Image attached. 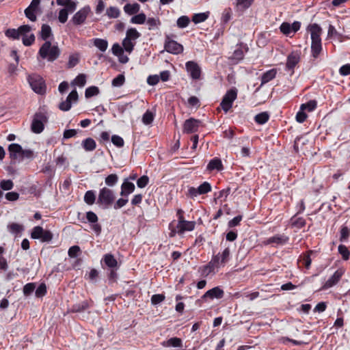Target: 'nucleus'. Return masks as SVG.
I'll use <instances>...</instances> for the list:
<instances>
[{
  "instance_id": "9b49d317",
  "label": "nucleus",
  "mask_w": 350,
  "mask_h": 350,
  "mask_svg": "<svg viewBox=\"0 0 350 350\" xmlns=\"http://www.w3.org/2000/svg\"><path fill=\"white\" fill-rule=\"evenodd\" d=\"M300 59L301 52L299 51H293L287 56L286 70L291 71V75L294 73V69L300 62Z\"/></svg>"
},
{
  "instance_id": "2f4dec72",
  "label": "nucleus",
  "mask_w": 350,
  "mask_h": 350,
  "mask_svg": "<svg viewBox=\"0 0 350 350\" xmlns=\"http://www.w3.org/2000/svg\"><path fill=\"white\" fill-rule=\"evenodd\" d=\"M52 31L51 27L47 24H43L41 27L40 37L46 41H49L48 39L52 36Z\"/></svg>"
},
{
  "instance_id": "a878e982",
  "label": "nucleus",
  "mask_w": 350,
  "mask_h": 350,
  "mask_svg": "<svg viewBox=\"0 0 350 350\" xmlns=\"http://www.w3.org/2000/svg\"><path fill=\"white\" fill-rule=\"evenodd\" d=\"M215 256H218L220 265L223 267L230 260V250L229 247H226L222 252H219Z\"/></svg>"
},
{
  "instance_id": "393cba45",
  "label": "nucleus",
  "mask_w": 350,
  "mask_h": 350,
  "mask_svg": "<svg viewBox=\"0 0 350 350\" xmlns=\"http://www.w3.org/2000/svg\"><path fill=\"white\" fill-rule=\"evenodd\" d=\"M161 345L165 347H176L180 348L183 347V341L181 338L178 337H172L167 340H164L161 342Z\"/></svg>"
},
{
  "instance_id": "052dcab7",
  "label": "nucleus",
  "mask_w": 350,
  "mask_h": 350,
  "mask_svg": "<svg viewBox=\"0 0 350 350\" xmlns=\"http://www.w3.org/2000/svg\"><path fill=\"white\" fill-rule=\"evenodd\" d=\"M79 62V58L77 54H72L69 56L67 66L68 68L75 67Z\"/></svg>"
},
{
  "instance_id": "774afa93",
  "label": "nucleus",
  "mask_w": 350,
  "mask_h": 350,
  "mask_svg": "<svg viewBox=\"0 0 350 350\" xmlns=\"http://www.w3.org/2000/svg\"><path fill=\"white\" fill-rule=\"evenodd\" d=\"M124 198H120L116 202H114L113 205L115 209H120L128 203V199Z\"/></svg>"
},
{
  "instance_id": "c85d7f7f",
  "label": "nucleus",
  "mask_w": 350,
  "mask_h": 350,
  "mask_svg": "<svg viewBox=\"0 0 350 350\" xmlns=\"http://www.w3.org/2000/svg\"><path fill=\"white\" fill-rule=\"evenodd\" d=\"M7 228L8 231L15 236H18L21 234L25 230L24 226L22 224L14 222L9 224Z\"/></svg>"
},
{
  "instance_id": "4d7b16f0",
  "label": "nucleus",
  "mask_w": 350,
  "mask_h": 350,
  "mask_svg": "<svg viewBox=\"0 0 350 350\" xmlns=\"http://www.w3.org/2000/svg\"><path fill=\"white\" fill-rule=\"evenodd\" d=\"M5 35L8 38L13 39V40H18L20 38L18 29H8L5 31Z\"/></svg>"
},
{
  "instance_id": "9d476101",
  "label": "nucleus",
  "mask_w": 350,
  "mask_h": 350,
  "mask_svg": "<svg viewBox=\"0 0 350 350\" xmlns=\"http://www.w3.org/2000/svg\"><path fill=\"white\" fill-rule=\"evenodd\" d=\"M185 68L192 79L198 80L200 79L202 70L197 62L194 61L187 62Z\"/></svg>"
},
{
  "instance_id": "8fccbe9b",
  "label": "nucleus",
  "mask_w": 350,
  "mask_h": 350,
  "mask_svg": "<svg viewBox=\"0 0 350 350\" xmlns=\"http://www.w3.org/2000/svg\"><path fill=\"white\" fill-rule=\"evenodd\" d=\"M339 254L342 256V258L345 260H347L349 258L350 252L345 245H340L338 248Z\"/></svg>"
},
{
  "instance_id": "cd10ccee",
  "label": "nucleus",
  "mask_w": 350,
  "mask_h": 350,
  "mask_svg": "<svg viewBox=\"0 0 350 350\" xmlns=\"http://www.w3.org/2000/svg\"><path fill=\"white\" fill-rule=\"evenodd\" d=\"M323 51L321 41L311 42V55L317 59Z\"/></svg>"
},
{
  "instance_id": "c9c22d12",
  "label": "nucleus",
  "mask_w": 350,
  "mask_h": 350,
  "mask_svg": "<svg viewBox=\"0 0 350 350\" xmlns=\"http://www.w3.org/2000/svg\"><path fill=\"white\" fill-rule=\"evenodd\" d=\"M96 193L93 190H88L85 193L83 200L84 202L88 205H92L96 202Z\"/></svg>"
},
{
  "instance_id": "680f3d73",
  "label": "nucleus",
  "mask_w": 350,
  "mask_h": 350,
  "mask_svg": "<svg viewBox=\"0 0 350 350\" xmlns=\"http://www.w3.org/2000/svg\"><path fill=\"white\" fill-rule=\"evenodd\" d=\"M0 187L5 191L11 190L14 187V183L11 180H2L0 182Z\"/></svg>"
},
{
  "instance_id": "473e14b6",
  "label": "nucleus",
  "mask_w": 350,
  "mask_h": 350,
  "mask_svg": "<svg viewBox=\"0 0 350 350\" xmlns=\"http://www.w3.org/2000/svg\"><path fill=\"white\" fill-rule=\"evenodd\" d=\"M141 36V33L135 28H129L126 33V37L129 40L135 42Z\"/></svg>"
},
{
  "instance_id": "0eeeda50",
  "label": "nucleus",
  "mask_w": 350,
  "mask_h": 350,
  "mask_svg": "<svg viewBox=\"0 0 350 350\" xmlns=\"http://www.w3.org/2000/svg\"><path fill=\"white\" fill-rule=\"evenodd\" d=\"M237 97V90L236 88L228 90L220 103L221 109L225 112H228L232 108L233 102L236 100Z\"/></svg>"
},
{
  "instance_id": "4be33fe9",
  "label": "nucleus",
  "mask_w": 350,
  "mask_h": 350,
  "mask_svg": "<svg viewBox=\"0 0 350 350\" xmlns=\"http://www.w3.org/2000/svg\"><path fill=\"white\" fill-rule=\"evenodd\" d=\"M278 70L276 68H272L262 73L260 77V87L275 79Z\"/></svg>"
},
{
  "instance_id": "423d86ee",
  "label": "nucleus",
  "mask_w": 350,
  "mask_h": 350,
  "mask_svg": "<svg viewBox=\"0 0 350 350\" xmlns=\"http://www.w3.org/2000/svg\"><path fill=\"white\" fill-rule=\"evenodd\" d=\"M31 237L33 239H40L42 242H50L53 238V234L50 230L37 226L33 228Z\"/></svg>"
},
{
  "instance_id": "6ab92c4d",
  "label": "nucleus",
  "mask_w": 350,
  "mask_h": 350,
  "mask_svg": "<svg viewBox=\"0 0 350 350\" xmlns=\"http://www.w3.org/2000/svg\"><path fill=\"white\" fill-rule=\"evenodd\" d=\"M312 250H308L306 252L302 253L297 260V265L299 268L305 267L306 269H309L311 266L312 259L311 254H313Z\"/></svg>"
},
{
  "instance_id": "ea45409f",
  "label": "nucleus",
  "mask_w": 350,
  "mask_h": 350,
  "mask_svg": "<svg viewBox=\"0 0 350 350\" xmlns=\"http://www.w3.org/2000/svg\"><path fill=\"white\" fill-rule=\"evenodd\" d=\"M269 120V115L267 111L258 113L254 117V121L258 124H264Z\"/></svg>"
},
{
  "instance_id": "bb28decb",
  "label": "nucleus",
  "mask_w": 350,
  "mask_h": 350,
  "mask_svg": "<svg viewBox=\"0 0 350 350\" xmlns=\"http://www.w3.org/2000/svg\"><path fill=\"white\" fill-rule=\"evenodd\" d=\"M298 215H294L290 219L291 226L292 228L301 229L305 227L306 220L302 217H297Z\"/></svg>"
},
{
  "instance_id": "f3484780",
  "label": "nucleus",
  "mask_w": 350,
  "mask_h": 350,
  "mask_svg": "<svg viewBox=\"0 0 350 350\" xmlns=\"http://www.w3.org/2000/svg\"><path fill=\"white\" fill-rule=\"evenodd\" d=\"M201 122L193 118L185 120L183 124V132L186 133H193L198 131Z\"/></svg>"
},
{
  "instance_id": "49530a36",
  "label": "nucleus",
  "mask_w": 350,
  "mask_h": 350,
  "mask_svg": "<svg viewBox=\"0 0 350 350\" xmlns=\"http://www.w3.org/2000/svg\"><path fill=\"white\" fill-rule=\"evenodd\" d=\"M136 42H133L131 40H129L124 38L122 41V48L124 51L125 50L127 53H131L134 49Z\"/></svg>"
},
{
  "instance_id": "f257e3e1",
  "label": "nucleus",
  "mask_w": 350,
  "mask_h": 350,
  "mask_svg": "<svg viewBox=\"0 0 350 350\" xmlns=\"http://www.w3.org/2000/svg\"><path fill=\"white\" fill-rule=\"evenodd\" d=\"M61 51L57 45H52L51 41L44 42L40 46L38 55L43 59L53 62L60 55Z\"/></svg>"
},
{
  "instance_id": "e2e57ef3",
  "label": "nucleus",
  "mask_w": 350,
  "mask_h": 350,
  "mask_svg": "<svg viewBox=\"0 0 350 350\" xmlns=\"http://www.w3.org/2000/svg\"><path fill=\"white\" fill-rule=\"evenodd\" d=\"M74 83L79 87H83L86 83V76L84 74H79L74 80Z\"/></svg>"
},
{
  "instance_id": "dca6fc26",
  "label": "nucleus",
  "mask_w": 350,
  "mask_h": 350,
  "mask_svg": "<svg viewBox=\"0 0 350 350\" xmlns=\"http://www.w3.org/2000/svg\"><path fill=\"white\" fill-rule=\"evenodd\" d=\"M86 219L88 222L91 224L92 230L96 235H99L101 233L102 227L101 225L98 223V218L96 214L91 211H88L86 213Z\"/></svg>"
},
{
  "instance_id": "6e6d98bb",
  "label": "nucleus",
  "mask_w": 350,
  "mask_h": 350,
  "mask_svg": "<svg viewBox=\"0 0 350 350\" xmlns=\"http://www.w3.org/2000/svg\"><path fill=\"white\" fill-rule=\"evenodd\" d=\"M280 30L283 34L286 36H288L292 33L291 25L288 22H283L280 26Z\"/></svg>"
},
{
  "instance_id": "b1692460",
  "label": "nucleus",
  "mask_w": 350,
  "mask_h": 350,
  "mask_svg": "<svg viewBox=\"0 0 350 350\" xmlns=\"http://www.w3.org/2000/svg\"><path fill=\"white\" fill-rule=\"evenodd\" d=\"M224 169V166L221 160L218 157L212 159L206 166V170L208 171L217 170L221 171Z\"/></svg>"
},
{
  "instance_id": "3c124183",
  "label": "nucleus",
  "mask_w": 350,
  "mask_h": 350,
  "mask_svg": "<svg viewBox=\"0 0 350 350\" xmlns=\"http://www.w3.org/2000/svg\"><path fill=\"white\" fill-rule=\"evenodd\" d=\"M47 293L46 286L45 283H41L36 290V296L38 298L43 297Z\"/></svg>"
},
{
  "instance_id": "338daca9",
  "label": "nucleus",
  "mask_w": 350,
  "mask_h": 350,
  "mask_svg": "<svg viewBox=\"0 0 350 350\" xmlns=\"http://www.w3.org/2000/svg\"><path fill=\"white\" fill-rule=\"evenodd\" d=\"M149 183V178L144 175L137 180V185L139 188H144Z\"/></svg>"
},
{
  "instance_id": "7ed1b4c3",
  "label": "nucleus",
  "mask_w": 350,
  "mask_h": 350,
  "mask_svg": "<svg viewBox=\"0 0 350 350\" xmlns=\"http://www.w3.org/2000/svg\"><path fill=\"white\" fill-rule=\"evenodd\" d=\"M221 267L219 261L218 256H213L211 260L205 265L199 268V272L202 277L206 278L209 275H214Z\"/></svg>"
},
{
  "instance_id": "4468645a",
  "label": "nucleus",
  "mask_w": 350,
  "mask_h": 350,
  "mask_svg": "<svg viewBox=\"0 0 350 350\" xmlns=\"http://www.w3.org/2000/svg\"><path fill=\"white\" fill-rule=\"evenodd\" d=\"M90 12L91 8L89 5L83 7L75 14V15L72 18V22L75 25H79L83 24L85 21Z\"/></svg>"
},
{
  "instance_id": "a19ab883",
  "label": "nucleus",
  "mask_w": 350,
  "mask_h": 350,
  "mask_svg": "<svg viewBox=\"0 0 350 350\" xmlns=\"http://www.w3.org/2000/svg\"><path fill=\"white\" fill-rule=\"evenodd\" d=\"M90 306L87 301H83L80 303L76 304L72 307V312H81L89 308Z\"/></svg>"
},
{
  "instance_id": "20e7f679",
  "label": "nucleus",
  "mask_w": 350,
  "mask_h": 350,
  "mask_svg": "<svg viewBox=\"0 0 350 350\" xmlns=\"http://www.w3.org/2000/svg\"><path fill=\"white\" fill-rule=\"evenodd\" d=\"M27 81L31 89L37 94H44L46 92V85L44 79L40 75L32 74L28 76Z\"/></svg>"
},
{
  "instance_id": "37998d69",
  "label": "nucleus",
  "mask_w": 350,
  "mask_h": 350,
  "mask_svg": "<svg viewBox=\"0 0 350 350\" xmlns=\"http://www.w3.org/2000/svg\"><path fill=\"white\" fill-rule=\"evenodd\" d=\"M244 55H245L242 49V44H241L238 49L234 51L232 56L230 57V59L238 62L244 58Z\"/></svg>"
},
{
  "instance_id": "e433bc0d",
  "label": "nucleus",
  "mask_w": 350,
  "mask_h": 350,
  "mask_svg": "<svg viewBox=\"0 0 350 350\" xmlns=\"http://www.w3.org/2000/svg\"><path fill=\"white\" fill-rule=\"evenodd\" d=\"M93 43L94 45L102 52H105L108 47V42L105 39L94 38L93 40Z\"/></svg>"
},
{
  "instance_id": "bf43d9fd",
  "label": "nucleus",
  "mask_w": 350,
  "mask_h": 350,
  "mask_svg": "<svg viewBox=\"0 0 350 350\" xmlns=\"http://www.w3.org/2000/svg\"><path fill=\"white\" fill-rule=\"evenodd\" d=\"M23 44L26 46H31L35 42V36L31 33L29 36H24L22 38Z\"/></svg>"
},
{
  "instance_id": "13d9d810",
  "label": "nucleus",
  "mask_w": 350,
  "mask_h": 350,
  "mask_svg": "<svg viewBox=\"0 0 350 350\" xmlns=\"http://www.w3.org/2000/svg\"><path fill=\"white\" fill-rule=\"evenodd\" d=\"M125 82V77L124 75L120 74L116 77H115L111 82V84L114 87H120Z\"/></svg>"
},
{
  "instance_id": "864d4df0",
  "label": "nucleus",
  "mask_w": 350,
  "mask_h": 350,
  "mask_svg": "<svg viewBox=\"0 0 350 350\" xmlns=\"http://www.w3.org/2000/svg\"><path fill=\"white\" fill-rule=\"evenodd\" d=\"M176 23L179 28H185L189 25L190 19L187 16H182L178 18Z\"/></svg>"
},
{
  "instance_id": "aec40b11",
  "label": "nucleus",
  "mask_w": 350,
  "mask_h": 350,
  "mask_svg": "<svg viewBox=\"0 0 350 350\" xmlns=\"http://www.w3.org/2000/svg\"><path fill=\"white\" fill-rule=\"evenodd\" d=\"M196 221H179L176 225L178 234H183L186 231H192L195 229Z\"/></svg>"
},
{
  "instance_id": "09e8293b",
  "label": "nucleus",
  "mask_w": 350,
  "mask_h": 350,
  "mask_svg": "<svg viewBox=\"0 0 350 350\" xmlns=\"http://www.w3.org/2000/svg\"><path fill=\"white\" fill-rule=\"evenodd\" d=\"M99 94V89L96 86H90L85 91V96L87 98L96 96Z\"/></svg>"
},
{
  "instance_id": "6e6552de",
  "label": "nucleus",
  "mask_w": 350,
  "mask_h": 350,
  "mask_svg": "<svg viewBox=\"0 0 350 350\" xmlns=\"http://www.w3.org/2000/svg\"><path fill=\"white\" fill-rule=\"evenodd\" d=\"M224 296V291L220 286H215L208 291H207L200 299L196 301V304L201 301L206 302L208 300H213L214 299H220Z\"/></svg>"
},
{
  "instance_id": "79ce46f5",
  "label": "nucleus",
  "mask_w": 350,
  "mask_h": 350,
  "mask_svg": "<svg viewBox=\"0 0 350 350\" xmlns=\"http://www.w3.org/2000/svg\"><path fill=\"white\" fill-rule=\"evenodd\" d=\"M119 177L116 174H111L105 178V183L109 187H114L118 182Z\"/></svg>"
},
{
  "instance_id": "39448f33",
  "label": "nucleus",
  "mask_w": 350,
  "mask_h": 350,
  "mask_svg": "<svg viewBox=\"0 0 350 350\" xmlns=\"http://www.w3.org/2000/svg\"><path fill=\"white\" fill-rule=\"evenodd\" d=\"M48 120L46 112L39 111L36 113L31 123V129L34 133H40L44 128V123Z\"/></svg>"
},
{
  "instance_id": "a18cd8bd",
  "label": "nucleus",
  "mask_w": 350,
  "mask_h": 350,
  "mask_svg": "<svg viewBox=\"0 0 350 350\" xmlns=\"http://www.w3.org/2000/svg\"><path fill=\"white\" fill-rule=\"evenodd\" d=\"M154 116V113L147 110L142 116V122L146 125H149L153 122Z\"/></svg>"
},
{
  "instance_id": "5701e85b",
  "label": "nucleus",
  "mask_w": 350,
  "mask_h": 350,
  "mask_svg": "<svg viewBox=\"0 0 350 350\" xmlns=\"http://www.w3.org/2000/svg\"><path fill=\"white\" fill-rule=\"evenodd\" d=\"M22 147L18 144H11L8 146V151L11 159H17L21 157L22 152Z\"/></svg>"
},
{
  "instance_id": "c756f323",
  "label": "nucleus",
  "mask_w": 350,
  "mask_h": 350,
  "mask_svg": "<svg viewBox=\"0 0 350 350\" xmlns=\"http://www.w3.org/2000/svg\"><path fill=\"white\" fill-rule=\"evenodd\" d=\"M103 260L104 261L105 265L110 269L117 268L118 267L117 260L111 254H107L104 255Z\"/></svg>"
},
{
  "instance_id": "5fc2aeb1",
  "label": "nucleus",
  "mask_w": 350,
  "mask_h": 350,
  "mask_svg": "<svg viewBox=\"0 0 350 350\" xmlns=\"http://www.w3.org/2000/svg\"><path fill=\"white\" fill-rule=\"evenodd\" d=\"M36 288L35 283L30 282L26 284L23 287V294L25 296H29L34 291Z\"/></svg>"
},
{
  "instance_id": "4c0bfd02",
  "label": "nucleus",
  "mask_w": 350,
  "mask_h": 350,
  "mask_svg": "<svg viewBox=\"0 0 350 350\" xmlns=\"http://www.w3.org/2000/svg\"><path fill=\"white\" fill-rule=\"evenodd\" d=\"M209 14V12L194 14L191 20L196 24L204 22L208 18Z\"/></svg>"
},
{
  "instance_id": "ddd939ff",
  "label": "nucleus",
  "mask_w": 350,
  "mask_h": 350,
  "mask_svg": "<svg viewBox=\"0 0 350 350\" xmlns=\"http://www.w3.org/2000/svg\"><path fill=\"white\" fill-rule=\"evenodd\" d=\"M289 241V237L284 234H277L273 237H269L263 241L265 245H283Z\"/></svg>"
},
{
  "instance_id": "58836bf2",
  "label": "nucleus",
  "mask_w": 350,
  "mask_h": 350,
  "mask_svg": "<svg viewBox=\"0 0 350 350\" xmlns=\"http://www.w3.org/2000/svg\"><path fill=\"white\" fill-rule=\"evenodd\" d=\"M120 10L115 6H110L106 10V15L109 18H117L120 16Z\"/></svg>"
},
{
  "instance_id": "f03ea898",
  "label": "nucleus",
  "mask_w": 350,
  "mask_h": 350,
  "mask_svg": "<svg viewBox=\"0 0 350 350\" xmlns=\"http://www.w3.org/2000/svg\"><path fill=\"white\" fill-rule=\"evenodd\" d=\"M116 195L109 187H104L99 190L96 204L103 209L110 208L114 203Z\"/></svg>"
},
{
  "instance_id": "2eb2a0df",
  "label": "nucleus",
  "mask_w": 350,
  "mask_h": 350,
  "mask_svg": "<svg viewBox=\"0 0 350 350\" xmlns=\"http://www.w3.org/2000/svg\"><path fill=\"white\" fill-rule=\"evenodd\" d=\"M345 269L341 267L338 269L334 274L325 282L323 289H328L337 284L345 273Z\"/></svg>"
},
{
  "instance_id": "69168bd1",
  "label": "nucleus",
  "mask_w": 350,
  "mask_h": 350,
  "mask_svg": "<svg viewBox=\"0 0 350 350\" xmlns=\"http://www.w3.org/2000/svg\"><path fill=\"white\" fill-rule=\"evenodd\" d=\"M112 143L118 148H122L124 145V142L122 137L119 135H114L111 137Z\"/></svg>"
},
{
  "instance_id": "72a5a7b5",
  "label": "nucleus",
  "mask_w": 350,
  "mask_h": 350,
  "mask_svg": "<svg viewBox=\"0 0 350 350\" xmlns=\"http://www.w3.org/2000/svg\"><path fill=\"white\" fill-rule=\"evenodd\" d=\"M350 237V228L345 224L342 225L340 230L339 240L341 242H347Z\"/></svg>"
},
{
  "instance_id": "1a4fd4ad",
  "label": "nucleus",
  "mask_w": 350,
  "mask_h": 350,
  "mask_svg": "<svg viewBox=\"0 0 350 350\" xmlns=\"http://www.w3.org/2000/svg\"><path fill=\"white\" fill-rule=\"evenodd\" d=\"M212 187L208 182L204 181L198 187H190L188 189L187 196L194 198L199 195H204L211 192Z\"/></svg>"
},
{
  "instance_id": "de8ad7c7",
  "label": "nucleus",
  "mask_w": 350,
  "mask_h": 350,
  "mask_svg": "<svg viewBox=\"0 0 350 350\" xmlns=\"http://www.w3.org/2000/svg\"><path fill=\"white\" fill-rule=\"evenodd\" d=\"M146 21V16L144 13H140L133 16L131 19V23L133 24H144Z\"/></svg>"
},
{
  "instance_id": "f704fd0d",
  "label": "nucleus",
  "mask_w": 350,
  "mask_h": 350,
  "mask_svg": "<svg viewBox=\"0 0 350 350\" xmlns=\"http://www.w3.org/2000/svg\"><path fill=\"white\" fill-rule=\"evenodd\" d=\"M82 146L86 151H93L96 147V144L94 139L88 137L82 142Z\"/></svg>"
},
{
  "instance_id": "a211bd4d",
  "label": "nucleus",
  "mask_w": 350,
  "mask_h": 350,
  "mask_svg": "<svg viewBox=\"0 0 350 350\" xmlns=\"http://www.w3.org/2000/svg\"><path fill=\"white\" fill-rule=\"evenodd\" d=\"M307 31L310 33L311 42L321 41V36L323 29L317 23L310 24L307 27Z\"/></svg>"
},
{
  "instance_id": "0e129e2a",
  "label": "nucleus",
  "mask_w": 350,
  "mask_h": 350,
  "mask_svg": "<svg viewBox=\"0 0 350 350\" xmlns=\"http://www.w3.org/2000/svg\"><path fill=\"white\" fill-rule=\"evenodd\" d=\"M165 299V296L163 294H154L151 297V303L153 305H157Z\"/></svg>"
},
{
  "instance_id": "c03bdc74",
  "label": "nucleus",
  "mask_w": 350,
  "mask_h": 350,
  "mask_svg": "<svg viewBox=\"0 0 350 350\" xmlns=\"http://www.w3.org/2000/svg\"><path fill=\"white\" fill-rule=\"evenodd\" d=\"M317 107V102L315 100H310L306 103L301 105L300 109L302 111H308L309 112L314 111Z\"/></svg>"
},
{
  "instance_id": "603ef678",
  "label": "nucleus",
  "mask_w": 350,
  "mask_h": 350,
  "mask_svg": "<svg viewBox=\"0 0 350 350\" xmlns=\"http://www.w3.org/2000/svg\"><path fill=\"white\" fill-rule=\"evenodd\" d=\"M146 21L148 26L149 30L154 29L161 25V22L158 18H148Z\"/></svg>"
},
{
  "instance_id": "7c9ffc66",
  "label": "nucleus",
  "mask_w": 350,
  "mask_h": 350,
  "mask_svg": "<svg viewBox=\"0 0 350 350\" xmlns=\"http://www.w3.org/2000/svg\"><path fill=\"white\" fill-rule=\"evenodd\" d=\"M140 10V5L137 3L133 4L126 3L124 6V11L129 15H134L139 12Z\"/></svg>"
},
{
  "instance_id": "412c9836",
  "label": "nucleus",
  "mask_w": 350,
  "mask_h": 350,
  "mask_svg": "<svg viewBox=\"0 0 350 350\" xmlns=\"http://www.w3.org/2000/svg\"><path fill=\"white\" fill-rule=\"evenodd\" d=\"M120 196L122 197H128L130 194L133 193L135 189L134 183L130 182L128 178H125L121 185Z\"/></svg>"
},
{
  "instance_id": "f8f14e48",
  "label": "nucleus",
  "mask_w": 350,
  "mask_h": 350,
  "mask_svg": "<svg viewBox=\"0 0 350 350\" xmlns=\"http://www.w3.org/2000/svg\"><path fill=\"white\" fill-rule=\"evenodd\" d=\"M164 49L167 52L175 55L180 54L183 51V46L176 41L171 40L169 36L165 38Z\"/></svg>"
}]
</instances>
